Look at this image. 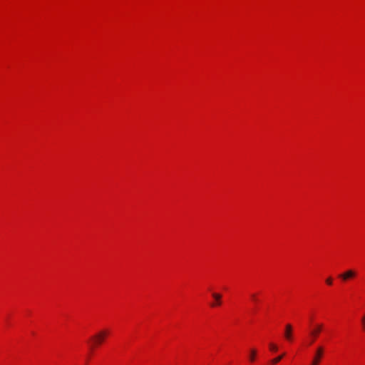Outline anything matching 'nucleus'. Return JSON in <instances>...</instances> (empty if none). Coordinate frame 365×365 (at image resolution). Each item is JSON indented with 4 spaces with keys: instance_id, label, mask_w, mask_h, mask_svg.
Wrapping results in <instances>:
<instances>
[{
    "instance_id": "1",
    "label": "nucleus",
    "mask_w": 365,
    "mask_h": 365,
    "mask_svg": "<svg viewBox=\"0 0 365 365\" xmlns=\"http://www.w3.org/2000/svg\"><path fill=\"white\" fill-rule=\"evenodd\" d=\"M109 334V331L106 329H103L96 333L93 337L92 340L93 342L94 346H99L101 345L104 340L106 339V336Z\"/></svg>"
},
{
    "instance_id": "2",
    "label": "nucleus",
    "mask_w": 365,
    "mask_h": 365,
    "mask_svg": "<svg viewBox=\"0 0 365 365\" xmlns=\"http://www.w3.org/2000/svg\"><path fill=\"white\" fill-rule=\"evenodd\" d=\"M323 329V324H317L314 326V327L310 331L309 336H310V341L309 344H312L315 339L317 338L320 332L322 331Z\"/></svg>"
},
{
    "instance_id": "3",
    "label": "nucleus",
    "mask_w": 365,
    "mask_h": 365,
    "mask_svg": "<svg viewBox=\"0 0 365 365\" xmlns=\"http://www.w3.org/2000/svg\"><path fill=\"white\" fill-rule=\"evenodd\" d=\"M324 354V347L322 346H318L317 347L314 356L312 359L311 365H319L322 357Z\"/></svg>"
},
{
    "instance_id": "4",
    "label": "nucleus",
    "mask_w": 365,
    "mask_h": 365,
    "mask_svg": "<svg viewBox=\"0 0 365 365\" xmlns=\"http://www.w3.org/2000/svg\"><path fill=\"white\" fill-rule=\"evenodd\" d=\"M284 337L287 341L292 340V326L290 324L285 326Z\"/></svg>"
},
{
    "instance_id": "5",
    "label": "nucleus",
    "mask_w": 365,
    "mask_h": 365,
    "mask_svg": "<svg viewBox=\"0 0 365 365\" xmlns=\"http://www.w3.org/2000/svg\"><path fill=\"white\" fill-rule=\"evenodd\" d=\"M356 276V272L352 269L346 270L343 274H341L339 275V277H341L343 280H347L349 279L353 278Z\"/></svg>"
},
{
    "instance_id": "6",
    "label": "nucleus",
    "mask_w": 365,
    "mask_h": 365,
    "mask_svg": "<svg viewBox=\"0 0 365 365\" xmlns=\"http://www.w3.org/2000/svg\"><path fill=\"white\" fill-rule=\"evenodd\" d=\"M212 297L215 300V302L212 304V307H215V306L220 305L222 295L220 294L214 292V293H212Z\"/></svg>"
},
{
    "instance_id": "7",
    "label": "nucleus",
    "mask_w": 365,
    "mask_h": 365,
    "mask_svg": "<svg viewBox=\"0 0 365 365\" xmlns=\"http://www.w3.org/2000/svg\"><path fill=\"white\" fill-rule=\"evenodd\" d=\"M284 356V354H282L274 359H273L272 361H271V363L272 364H277L278 362H279L281 361V359L283 358V356Z\"/></svg>"
},
{
    "instance_id": "8",
    "label": "nucleus",
    "mask_w": 365,
    "mask_h": 365,
    "mask_svg": "<svg viewBox=\"0 0 365 365\" xmlns=\"http://www.w3.org/2000/svg\"><path fill=\"white\" fill-rule=\"evenodd\" d=\"M256 354H257V351L255 349H252L250 351V360L251 361H255Z\"/></svg>"
},
{
    "instance_id": "9",
    "label": "nucleus",
    "mask_w": 365,
    "mask_h": 365,
    "mask_svg": "<svg viewBox=\"0 0 365 365\" xmlns=\"http://www.w3.org/2000/svg\"><path fill=\"white\" fill-rule=\"evenodd\" d=\"M269 349L272 351H277L278 349L277 346L272 343L269 344Z\"/></svg>"
},
{
    "instance_id": "10",
    "label": "nucleus",
    "mask_w": 365,
    "mask_h": 365,
    "mask_svg": "<svg viewBox=\"0 0 365 365\" xmlns=\"http://www.w3.org/2000/svg\"><path fill=\"white\" fill-rule=\"evenodd\" d=\"M326 283H327L328 285H331V284H332V278H331V277H328V278L326 279Z\"/></svg>"
},
{
    "instance_id": "11",
    "label": "nucleus",
    "mask_w": 365,
    "mask_h": 365,
    "mask_svg": "<svg viewBox=\"0 0 365 365\" xmlns=\"http://www.w3.org/2000/svg\"><path fill=\"white\" fill-rule=\"evenodd\" d=\"M251 298L255 302H257V294L253 293L251 294Z\"/></svg>"
},
{
    "instance_id": "12",
    "label": "nucleus",
    "mask_w": 365,
    "mask_h": 365,
    "mask_svg": "<svg viewBox=\"0 0 365 365\" xmlns=\"http://www.w3.org/2000/svg\"><path fill=\"white\" fill-rule=\"evenodd\" d=\"M361 323H362L363 329L365 330V313H364V315L363 316V317L361 318Z\"/></svg>"
}]
</instances>
